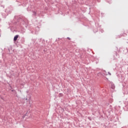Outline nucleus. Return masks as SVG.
Segmentation results:
<instances>
[{
    "label": "nucleus",
    "mask_w": 128,
    "mask_h": 128,
    "mask_svg": "<svg viewBox=\"0 0 128 128\" xmlns=\"http://www.w3.org/2000/svg\"><path fill=\"white\" fill-rule=\"evenodd\" d=\"M108 74H110V76H111L112 74H110V73H108Z\"/></svg>",
    "instance_id": "3"
},
{
    "label": "nucleus",
    "mask_w": 128,
    "mask_h": 128,
    "mask_svg": "<svg viewBox=\"0 0 128 128\" xmlns=\"http://www.w3.org/2000/svg\"><path fill=\"white\" fill-rule=\"evenodd\" d=\"M18 35H16L14 37V42H16V40H18Z\"/></svg>",
    "instance_id": "1"
},
{
    "label": "nucleus",
    "mask_w": 128,
    "mask_h": 128,
    "mask_svg": "<svg viewBox=\"0 0 128 128\" xmlns=\"http://www.w3.org/2000/svg\"><path fill=\"white\" fill-rule=\"evenodd\" d=\"M68 40H70V38H68Z\"/></svg>",
    "instance_id": "4"
},
{
    "label": "nucleus",
    "mask_w": 128,
    "mask_h": 128,
    "mask_svg": "<svg viewBox=\"0 0 128 128\" xmlns=\"http://www.w3.org/2000/svg\"><path fill=\"white\" fill-rule=\"evenodd\" d=\"M115 88H116V86H114V85L112 86V88L113 90H114Z\"/></svg>",
    "instance_id": "2"
}]
</instances>
